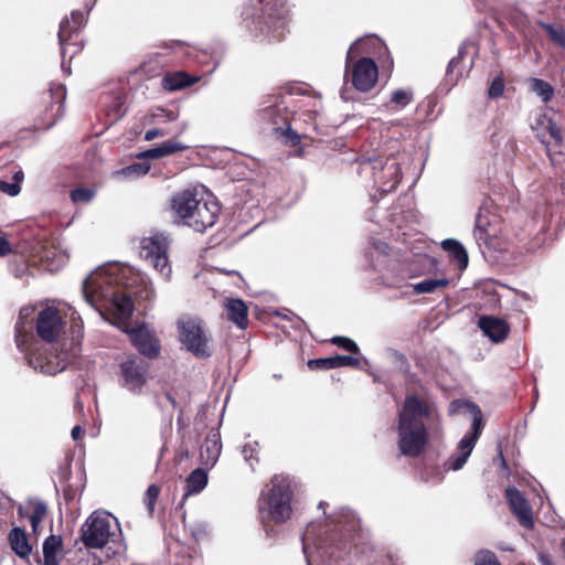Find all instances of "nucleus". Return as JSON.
<instances>
[{"label": "nucleus", "mask_w": 565, "mask_h": 565, "mask_svg": "<svg viewBox=\"0 0 565 565\" xmlns=\"http://www.w3.org/2000/svg\"><path fill=\"white\" fill-rule=\"evenodd\" d=\"M360 520L348 508L323 523L310 522L301 535L307 565H343L360 542Z\"/></svg>", "instance_id": "obj_1"}, {"label": "nucleus", "mask_w": 565, "mask_h": 565, "mask_svg": "<svg viewBox=\"0 0 565 565\" xmlns=\"http://www.w3.org/2000/svg\"><path fill=\"white\" fill-rule=\"evenodd\" d=\"M128 274L130 268L117 263L97 268L83 281L86 302L97 308V302L104 301L115 318L127 321L135 310L131 296L126 291Z\"/></svg>", "instance_id": "obj_2"}, {"label": "nucleus", "mask_w": 565, "mask_h": 565, "mask_svg": "<svg viewBox=\"0 0 565 565\" xmlns=\"http://www.w3.org/2000/svg\"><path fill=\"white\" fill-rule=\"evenodd\" d=\"M439 424L435 405L417 395H408L398 411V450L402 455L416 458L427 444V429Z\"/></svg>", "instance_id": "obj_3"}, {"label": "nucleus", "mask_w": 565, "mask_h": 565, "mask_svg": "<svg viewBox=\"0 0 565 565\" xmlns=\"http://www.w3.org/2000/svg\"><path fill=\"white\" fill-rule=\"evenodd\" d=\"M292 104L291 94L268 95L260 103L257 119L266 128L271 129L282 142L295 147L300 143V136L290 126V119L294 115Z\"/></svg>", "instance_id": "obj_4"}, {"label": "nucleus", "mask_w": 565, "mask_h": 565, "mask_svg": "<svg viewBox=\"0 0 565 565\" xmlns=\"http://www.w3.org/2000/svg\"><path fill=\"white\" fill-rule=\"evenodd\" d=\"M81 540L86 548H102L110 542L114 554H122L127 550L120 524L108 512H93L81 527Z\"/></svg>", "instance_id": "obj_5"}, {"label": "nucleus", "mask_w": 565, "mask_h": 565, "mask_svg": "<svg viewBox=\"0 0 565 565\" xmlns=\"http://www.w3.org/2000/svg\"><path fill=\"white\" fill-rule=\"evenodd\" d=\"M369 43L375 45L380 40L375 36L359 38L349 47L345 57L344 81L351 76L352 86L362 93L370 92L376 84L379 68L373 58L367 56L360 57L355 63L352 61L362 53H367Z\"/></svg>", "instance_id": "obj_6"}, {"label": "nucleus", "mask_w": 565, "mask_h": 565, "mask_svg": "<svg viewBox=\"0 0 565 565\" xmlns=\"http://www.w3.org/2000/svg\"><path fill=\"white\" fill-rule=\"evenodd\" d=\"M460 409L471 414V428L459 440L456 452L444 462L445 471H458L466 465L483 429L482 412L476 403L462 399L451 402L449 406L450 414H455Z\"/></svg>", "instance_id": "obj_7"}, {"label": "nucleus", "mask_w": 565, "mask_h": 565, "mask_svg": "<svg viewBox=\"0 0 565 565\" xmlns=\"http://www.w3.org/2000/svg\"><path fill=\"white\" fill-rule=\"evenodd\" d=\"M260 12L248 25L255 38L264 36L271 41L285 38L289 23V10L285 0H259Z\"/></svg>", "instance_id": "obj_8"}, {"label": "nucleus", "mask_w": 565, "mask_h": 565, "mask_svg": "<svg viewBox=\"0 0 565 565\" xmlns=\"http://www.w3.org/2000/svg\"><path fill=\"white\" fill-rule=\"evenodd\" d=\"M292 490L287 477L275 476L271 479L267 492L263 491L259 499V512L262 518L267 516L276 523H282L290 518Z\"/></svg>", "instance_id": "obj_9"}, {"label": "nucleus", "mask_w": 565, "mask_h": 565, "mask_svg": "<svg viewBox=\"0 0 565 565\" xmlns=\"http://www.w3.org/2000/svg\"><path fill=\"white\" fill-rule=\"evenodd\" d=\"M404 161L405 157L401 153L363 159L360 163L361 173H371L377 189L388 193L396 189L402 179L401 162Z\"/></svg>", "instance_id": "obj_10"}, {"label": "nucleus", "mask_w": 565, "mask_h": 565, "mask_svg": "<svg viewBox=\"0 0 565 565\" xmlns=\"http://www.w3.org/2000/svg\"><path fill=\"white\" fill-rule=\"evenodd\" d=\"M179 339L185 349L199 359L212 355L209 339L198 318L184 317L178 321Z\"/></svg>", "instance_id": "obj_11"}, {"label": "nucleus", "mask_w": 565, "mask_h": 565, "mask_svg": "<svg viewBox=\"0 0 565 565\" xmlns=\"http://www.w3.org/2000/svg\"><path fill=\"white\" fill-rule=\"evenodd\" d=\"M169 241L163 234L145 237L140 245V256L148 262L164 279L171 275L168 258Z\"/></svg>", "instance_id": "obj_12"}, {"label": "nucleus", "mask_w": 565, "mask_h": 565, "mask_svg": "<svg viewBox=\"0 0 565 565\" xmlns=\"http://www.w3.org/2000/svg\"><path fill=\"white\" fill-rule=\"evenodd\" d=\"M149 365L146 361L129 356L119 364V381L132 394H140L147 383Z\"/></svg>", "instance_id": "obj_13"}, {"label": "nucleus", "mask_w": 565, "mask_h": 565, "mask_svg": "<svg viewBox=\"0 0 565 565\" xmlns=\"http://www.w3.org/2000/svg\"><path fill=\"white\" fill-rule=\"evenodd\" d=\"M65 98L66 87L63 84L51 85L43 97L45 108L40 117L39 128L46 130L63 117Z\"/></svg>", "instance_id": "obj_14"}, {"label": "nucleus", "mask_w": 565, "mask_h": 565, "mask_svg": "<svg viewBox=\"0 0 565 565\" xmlns=\"http://www.w3.org/2000/svg\"><path fill=\"white\" fill-rule=\"evenodd\" d=\"M477 47L472 41H463L459 46L458 54L454 56L447 66L445 82L454 86L465 73L473 67Z\"/></svg>", "instance_id": "obj_15"}, {"label": "nucleus", "mask_w": 565, "mask_h": 565, "mask_svg": "<svg viewBox=\"0 0 565 565\" xmlns=\"http://www.w3.org/2000/svg\"><path fill=\"white\" fill-rule=\"evenodd\" d=\"M28 364L36 372L55 375L64 371L70 363L67 353L44 354V353H25Z\"/></svg>", "instance_id": "obj_16"}, {"label": "nucleus", "mask_w": 565, "mask_h": 565, "mask_svg": "<svg viewBox=\"0 0 565 565\" xmlns=\"http://www.w3.org/2000/svg\"><path fill=\"white\" fill-rule=\"evenodd\" d=\"M220 212L221 207L214 199L204 200L201 198L193 215L188 221V226L195 232L204 233L216 223Z\"/></svg>", "instance_id": "obj_17"}, {"label": "nucleus", "mask_w": 565, "mask_h": 565, "mask_svg": "<svg viewBox=\"0 0 565 565\" xmlns=\"http://www.w3.org/2000/svg\"><path fill=\"white\" fill-rule=\"evenodd\" d=\"M63 321L57 309L46 307L40 311L36 322V333L45 342L52 343L60 335Z\"/></svg>", "instance_id": "obj_18"}, {"label": "nucleus", "mask_w": 565, "mask_h": 565, "mask_svg": "<svg viewBox=\"0 0 565 565\" xmlns=\"http://www.w3.org/2000/svg\"><path fill=\"white\" fill-rule=\"evenodd\" d=\"M505 497L512 513L516 516L518 521L525 529L534 526L532 509L524 495L515 487H508L505 489Z\"/></svg>", "instance_id": "obj_19"}, {"label": "nucleus", "mask_w": 565, "mask_h": 565, "mask_svg": "<svg viewBox=\"0 0 565 565\" xmlns=\"http://www.w3.org/2000/svg\"><path fill=\"white\" fill-rule=\"evenodd\" d=\"M531 129L533 130L536 138L541 141L542 145L545 146L550 143V141L547 140V136H550L555 141V146L562 147V128L547 114L543 113L537 115L534 121L531 124Z\"/></svg>", "instance_id": "obj_20"}, {"label": "nucleus", "mask_w": 565, "mask_h": 565, "mask_svg": "<svg viewBox=\"0 0 565 565\" xmlns=\"http://www.w3.org/2000/svg\"><path fill=\"white\" fill-rule=\"evenodd\" d=\"M127 333L134 347L143 356L156 359L160 354L159 341L145 326L128 330Z\"/></svg>", "instance_id": "obj_21"}, {"label": "nucleus", "mask_w": 565, "mask_h": 565, "mask_svg": "<svg viewBox=\"0 0 565 565\" xmlns=\"http://www.w3.org/2000/svg\"><path fill=\"white\" fill-rule=\"evenodd\" d=\"M201 198L193 190L186 189L173 194L171 198V210L180 218L183 225L188 226V221L193 215L196 204Z\"/></svg>", "instance_id": "obj_22"}, {"label": "nucleus", "mask_w": 565, "mask_h": 565, "mask_svg": "<svg viewBox=\"0 0 565 565\" xmlns=\"http://www.w3.org/2000/svg\"><path fill=\"white\" fill-rule=\"evenodd\" d=\"M478 327L494 343L504 341L510 332L505 320L492 316L480 317Z\"/></svg>", "instance_id": "obj_23"}, {"label": "nucleus", "mask_w": 565, "mask_h": 565, "mask_svg": "<svg viewBox=\"0 0 565 565\" xmlns=\"http://www.w3.org/2000/svg\"><path fill=\"white\" fill-rule=\"evenodd\" d=\"M221 449V434L217 429H212L200 448L201 462L206 467H213L218 460Z\"/></svg>", "instance_id": "obj_24"}, {"label": "nucleus", "mask_w": 565, "mask_h": 565, "mask_svg": "<svg viewBox=\"0 0 565 565\" xmlns=\"http://www.w3.org/2000/svg\"><path fill=\"white\" fill-rule=\"evenodd\" d=\"M344 366L359 367L360 360L349 355H334L308 361V367L310 370H333Z\"/></svg>", "instance_id": "obj_25"}, {"label": "nucleus", "mask_w": 565, "mask_h": 565, "mask_svg": "<svg viewBox=\"0 0 565 565\" xmlns=\"http://www.w3.org/2000/svg\"><path fill=\"white\" fill-rule=\"evenodd\" d=\"M441 248L448 253L450 259L455 262L459 270H465L469 263V257L465 246L456 238H446L441 242Z\"/></svg>", "instance_id": "obj_26"}, {"label": "nucleus", "mask_w": 565, "mask_h": 565, "mask_svg": "<svg viewBox=\"0 0 565 565\" xmlns=\"http://www.w3.org/2000/svg\"><path fill=\"white\" fill-rule=\"evenodd\" d=\"M225 310L227 319L239 329H245L248 326V309L242 299H228Z\"/></svg>", "instance_id": "obj_27"}, {"label": "nucleus", "mask_w": 565, "mask_h": 565, "mask_svg": "<svg viewBox=\"0 0 565 565\" xmlns=\"http://www.w3.org/2000/svg\"><path fill=\"white\" fill-rule=\"evenodd\" d=\"M8 540L13 552L20 557L25 558L32 553V546L23 529L19 526L13 527L9 532Z\"/></svg>", "instance_id": "obj_28"}, {"label": "nucleus", "mask_w": 565, "mask_h": 565, "mask_svg": "<svg viewBox=\"0 0 565 565\" xmlns=\"http://www.w3.org/2000/svg\"><path fill=\"white\" fill-rule=\"evenodd\" d=\"M207 484V473L202 468L194 469L185 479V492L181 500V505L191 494L200 493Z\"/></svg>", "instance_id": "obj_29"}, {"label": "nucleus", "mask_w": 565, "mask_h": 565, "mask_svg": "<svg viewBox=\"0 0 565 565\" xmlns=\"http://www.w3.org/2000/svg\"><path fill=\"white\" fill-rule=\"evenodd\" d=\"M188 147L180 141L167 140L158 147L150 148L139 156L143 159H160L185 150Z\"/></svg>", "instance_id": "obj_30"}, {"label": "nucleus", "mask_w": 565, "mask_h": 565, "mask_svg": "<svg viewBox=\"0 0 565 565\" xmlns=\"http://www.w3.org/2000/svg\"><path fill=\"white\" fill-rule=\"evenodd\" d=\"M62 550V537L60 535L51 534L47 536L42 545L43 564L44 565H58L57 554Z\"/></svg>", "instance_id": "obj_31"}, {"label": "nucleus", "mask_w": 565, "mask_h": 565, "mask_svg": "<svg viewBox=\"0 0 565 565\" xmlns=\"http://www.w3.org/2000/svg\"><path fill=\"white\" fill-rule=\"evenodd\" d=\"M406 278L407 276L404 274L403 264L398 262H390L387 268L381 275L382 284L392 288L399 287Z\"/></svg>", "instance_id": "obj_32"}, {"label": "nucleus", "mask_w": 565, "mask_h": 565, "mask_svg": "<svg viewBox=\"0 0 565 565\" xmlns=\"http://www.w3.org/2000/svg\"><path fill=\"white\" fill-rule=\"evenodd\" d=\"M42 262L49 271H57L68 260V255L61 249H45L41 255Z\"/></svg>", "instance_id": "obj_33"}, {"label": "nucleus", "mask_w": 565, "mask_h": 565, "mask_svg": "<svg viewBox=\"0 0 565 565\" xmlns=\"http://www.w3.org/2000/svg\"><path fill=\"white\" fill-rule=\"evenodd\" d=\"M34 312L33 307H23L20 310L19 319L15 323V342L21 352H24V344L26 343V328L25 319Z\"/></svg>", "instance_id": "obj_34"}, {"label": "nucleus", "mask_w": 565, "mask_h": 565, "mask_svg": "<svg viewBox=\"0 0 565 565\" xmlns=\"http://www.w3.org/2000/svg\"><path fill=\"white\" fill-rule=\"evenodd\" d=\"M162 87L168 92H175L191 85L189 76L183 72L167 74L162 78Z\"/></svg>", "instance_id": "obj_35"}, {"label": "nucleus", "mask_w": 565, "mask_h": 565, "mask_svg": "<svg viewBox=\"0 0 565 565\" xmlns=\"http://www.w3.org/2000/svg\"><path fill=\"white\" fill-rule=\"evenodd\" d=\"M529 86L531 92L536 94L543 103H548L554 96V87L546 81L541 78H530Z\"/></svg>", "instance_id": "obj_36"}, {"label": "nucleus", "mask_w": 565, "mask_h": 565, "mask_svg": "<svg viewBox=\"0 0 565 565\" xmlns=\"http://www.w3.org/2000/svg\"><path fill=\"white\" fill-rule=\"evenodd\" d=\"M537 24L547 33L554 44L565 49V28L563 25L544 21H537Z\"/></svg>", "instance_id": "obj_37"}, {"label": "nucleus", "mask_w": 565, "mask_h": 565, "mask_svg": "<svg viewBox=\"0 0 565 565\" xmlns=\"http://www.w3.org/2000/svg\"><path fill=\"white\" fill-rule=\"evenodd\" d=\"M449 285L447 278H428L417 284L412 285L413 290L417 294H431L437 288H444Z\"/></svg>", "instance_id": "obj_38"}, {"label": "nucleus", "mask_w": 565, "mask_h": 565, "mask_svg": "<svg viewBox=\"0 0 565 565\" xmlns=\"http://www.w3.org/2000/svg\"><path fill=\"white\" fill-rule=\"evenodd\" d=\"M150 164L146 162H135L132 164H129L119 171L116 172L117 175L127 178V179H135L139 178L141 175H145L149 172Z\"/></svg>", "instance_id": "obj_39"}, {"label": "nucleus", "mask_w": 565, "mask_h": 565, "mask_svg": "<svg viewBox=\"0 0 565 565\" xmlns=\"http://www.w3.org/2000/svg\"><path fill=\"white\" fill-rule=\"evenodd\" d=\"M68 21L66 19H63L60 23V30H58V42L61 45V55H62V62H61V68L64 74L70 75L71 74V66L66 64L65 57H66V45H67V36H66V28L68 26Z\"/></svg>", "instance_id": "obj_40"}, {"label": "nucleus", "mask_w": 565, "mask_h": 565, "mask_svg": "<svg viewBox=\"0 0 565 565\" xmlns=\"http://www.w3.org/2000/svg\"><path fill=\"white\" fill-rule=\"evenodd\" d=\"M33 504H34V509H33L32 515L30 516V523H31L32 531L34 533H36L39 530L40 523L43 521V519L47 514V505L42 500H35L33 502Z\"/></svg>", "instance_id": "obj_41"}, {"label": "nucleus", "mask_w": 565, "mask_h": 565, "mask_svg": "<svg viewBox=\"0 0 565 565\" xmlns=\"http://www.w3.org/2000/svg\"><path fill=\"white\" fill-rule=\"evenodd\" d=\"M65 19L70 23L68 26L66 28V36H67V42H68L70 40H72L73 34L78 32L82 29V26L85 24L86 17L82 11L75 10L71 13L72 22L67 18H65Z\"/></svg>", "instance_id": "obj_42"}, {"label": "nucleus", "mask_w": 565, "mask_h": 565, "mask_svg": "<svg viewBox=\"0 0 565 565\" xmlns=\"http://www.w3.org/2000/svg\"><path fill=\"white\" fill-rule=\"evenodd\" d=\"M391 100L403 108L413 102V92L404 88L395 89L391 95Z\"/></svg>", "instance_id": "obj_43"}, {"label": "nucleus", "mask_w": 565, "mask_h": 565, "mask_svg": "<svg viewBox=\"0 0 565 565\" xmlns=\"http://www.w3.org/2000/svg\"><path fill=\"white\" fill-rule=\"evenodd\" d=\"M546 154L553 167H561L565 162V151L558 150V146L555 143L552 146L551 142L545 145Z\"/></svg>", "instance_id": "obj_44"}, {"label": "nucleus", "mask_w": 565, "mask_h": 565, "mask_svg": "<svg viewBox=\"0 0 565 565\" xmlns=\"http://www.w3.org/2000/svg\"><path fill=\"white\" fill-rule=\"evenodd\" d=\"M70 196L74 203H89L95 196V191L89 188H77L71 192Z\"/></svg>", "instance_id": "obj_45"}, {"label": "nucleus", "mask_w": 565, "mask_h": 565, "mask_svg": "<svg viewBox=\"0 0 565 565\" xmlns=\"http://www.w3.org/2000/svg\"><path fill=\"white\" fill-rule=\"evenodd\" d=\"M475 565H501L495 554L490 550H481L475 556Z\"/></svg>", "instance_id": "obj_46"}, {"label": "nucleus", "mask_w": 565, "mask_h": 565, "mask_svg": "<svg viewBox=\"0 0 565 565\" xmlns=\"http://www.w3.org/2000/svg\"><path fill=\"white\" fill-rule=\"evenodd\" d=\"M258 452V443L254 441L250 444H246L242 449V455L245 461L250 466V468L255 469V462H258V458L256 457Z\"/></svg>", "instance_id": "obj_47"}, {"label": "nucleus", "mask_w": 565, "mask_h": 565, "mask_svg": "<svg viewBox=\"0 0 565 565\" xmlns=\"http://www.w3.org/2000/svg\"><path fill=\"white\" fill-rule=\"evenodd\" d=\"M331 342L341 349L351 352L353 354H359L360 349L358 344L350 338L337 335L331 339Z\"/></svg>", "instance_id": "obj_48"}, {"label": "nucleus", "mask_w": 565, "mask_h": 565, "mask_svg": "<svg viewBox=\"0 0 565 565\" xmlns=\"http://www.w3.org/2000/svg\"><path fill=\"white\" fill-rule=\"evenodd\" d=\"M488 225L489 221L482 216L481 212H479L476 216V224L473 228V237L477 242L486 239Z\"/></svg>", "instance_id": "obj_49"}, {"label": "nucleus", "mask_w": 565, "mask_h": 565, "mask_svg": "<svg viewBox=\"0 0 565 565\" xmlns=\"http://www.w3.org/2000/svg\"><path fill=\"white\" fill-rule=\"evenodd\" d=\"M183 130H184V127L177 129V130L166 129V128H152V129H149L146 131L145 140L151 141L157 137H164L167 135L179 136L183 132Z\"/></svg>", "instance_id": "obj_50"}, {"label": "nucleus", "mask_w": 565, "mask_h": 565, "mask_svg": "<svg viewBox=\"0 0 565 565\" xmlns=\"http://www.w3.org/2000/svg\"><path fill=\"white\" fill-rule=\"evenodd\" d=\"M125 103V96L121 93H117L109 106V111H111L116 118H121L126 113Z\"/></svg>", "instance_id": "obj_51"}, {"label": "nucleus", "mask_w": 565, "mask_h": 565, "mask_svg": "<svg viewBox=\"0 0 565 565\" xmlns=\"http://www.w3.org/2000/svg\"><path fill=\"white\" fill-rule=\"evenodd\" d=\"M504 87L503 78L500 76L494 77L489 86L488 96L490 98H498L502 96L504 93Z\"/></svg>", "instance_id": "obj_52"}, {"label": "nucleus", "mask_w": 565, "mask_h": 565, "mask_svg": "<svg viewBox=\"0 0 565 565\" xmlns=\"http://www.w3.org/2000/svg\"><path fill=\"white\" fill-rule=\"evenodd\" d=\"M152 117H153L154 122H157V124L170 122V121L177 120L178 114L173 110H167V109L160 108L153 114Z\"/></svg>", "instance_id": "obj_53"}, {"label": "nucleus", "mask_w": 565, "mask_h": 565, "mask_svg": "<svg viewBox=\"0 0 565 565\" xmlns=\"http://www.w3.org/2000/svg\"><path fill=\"white\" fill-rule=\"evenodd\" d=\"M160 489L156 484H150L146 491L145 502L150 512L154 509V503L159 497Z\"/></svg>", "instance_id": "obj_54"}, {"label": "nucleus", "mask_w": 565, "mask_h": 565, "mask_svg": "<svg viewBox=\"0 0 565 565\" xmlns=\"http://www.w3.org/2000/svg\"><path fill=\"white\" fill-rule=\"evenodd\" d=\"M0 191L9 196H17L21 192V185L13 181L0 180Z\"/></svg>", "instance_id": "obj_55"}, {"label": "nucleus", "mask_w": 565, "mask_h": 565, "mask_svg": "<svg viewBox=\"0 0 565 565\" xmlns=\"http://www.w3.org/2000/svg\"><path fill=\"white\" fill-rule=\"evenodd\" d=\"M371 245L382 257H386L390 247L385 242L373 238Z\"/></svg>", "instance_id": "obj_56"}, {"label": "nucleus", "mask_w": 565, "mask_h": 565, "mask_svg": "<svg viewBox=\"0 0 565 565\" xmlns=\"http://www.w3.org/2000/svg\"><path fill=\"white\" fill-rule=\"evenodd\" d=\"M374 565H399L398 558L394 557L392 554H386L384 556H381L380 559H376Z\"/></svg>", "instance_id": "obj_57"}, {"label": "nucleus", "mask_w": 565, "mask_h": 565, "mask_svg": "<svg viewBox=\"0 0 565 565\" xmlns=\"http://www.w3.org/2000/svg\"><path fill=\"white\" fill-rule=\"evenodd\" d=\"M10 243L7 238L0 237V257L6 256L10 253Z\"/></svg>", "instance_id": "obj_58"}, {"label": "nucleus", "mask_w": 565, "mask_h": 565, "mask_svg": "<svg viewBox=\"0 0 565 565\" xmlns=\"http://www.w3.org/2000/svg\"><path fill=\"white\" fill-rule=\"evenodd\" d=\"M83 434V429L79 425H76L72 428L71 436L74 440H78Z\"/></svg>", "instance_id": "obj_59"}, {"label": "nucleus", "mask_w": 565, "mask_h": 565, "mask_svg": "<svg viewBox=\"0 0 565 565\" xmlns=\"http://www.w3.org/2000/svg\"><path fill=\"white\" fill-rule=\"evenodd\" d=\"M24 178V174H23V171L22 170H19L17 172H14L12 179H13V182H17L18 184L21 185V182Z\"/></svg>", "instance_id": "obj_60"}, {"label": "nucleus", "mask_w": 565, "mask_h": 565, "mask_svg": "<svg viewBox=\"0 0 565 565\" xmlns=\"http://www.w3.org/2000/svg\"><path fill=\"white\" fill-rule=\"evenodd\" d=\"M340 96L341 98L344 100V102H349L352 99V97H350L348 95V88L347 87H343L341 90H340Z\"/></svg>", "instance_id": "obj_61"}, {"label": "nucleus", "mask_w": 565, "mask_h": 565, "mask_svg": "<svg viewBox=\"0 0 565 565\" xmlns=\"http://www.w3.org/2000/svg\"><path fill=\"white\" fill-rule=\"evenodd\" d=\"M444 479L443 472H436L435 478L431 480L433 483H440Z\"/></svg>", "instance_id": "obj_62"}, {"label": "nucleus", "mask_w": 565, "mask_h": 565, "mask_svg": "<svg viewBox=\"0 0 565 565\" xmlns=\"http://www.w3.org/2000/svg\"><path fill=\"white\" fill-rule=\"evenodd\" d=\"M166 398L167 401L173 406L175 407L177 406V402L174 399V397L170 394V393H166Z\"/></svg>", "instance_id": "obj_63"}, {"label": "nucleus", "mask_w": 565, "mask_h": 565, "mask_svg": "<svg viewBox=\"0 0 565 565\" xmlns=\"http://www.w3.org/2000/svg\"><path fill=\"white\" fill-rule=\"evenodd\" d=\"M96 1H97V0H92V2H90V3H86V8H87V11H88V12L93 9V7L95 6Z\"/></svg>", "instance_id": "obj_64"}]
</instances>
